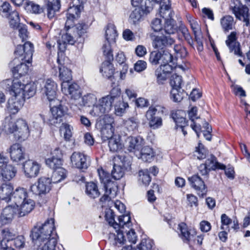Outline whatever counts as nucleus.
Listing matches in <instances>:
<instances>
[{
  "mask_svg": "<svg viewBox=\"0 0 250 250\" xmlns=\"http://www.w3.org/2000/svg\"><path fill=\"white\" fill-rule=\"evenodd\" d=\"M26 9L35 14H41L43 11L42 7L32 1H29L27 3Z\"/></svg>",
  "mask_w": 250,
  "mask_h": 250,
  "instance_id": "e2e57ef3",
  "label": "nucleus"
},
{
  "mask_svg": "<svg viewBox=\"0 0 250 250\" xmlns=\"http://www.w3.org/2000/svg\"><path fill=\"white\" fill-rule=\"evenodd\" d=\"M110 61L108 60L103 62L100 68V72L104 77L107 78H110L114 72L113 64L110 62Z\"/></svg>",
  "mask_w": 250,
  "mask_h": 250,
  "instance_id": "c03bdc74",
  "label": "nucleus"
},
{
  "mask_svg": "<svg viewBox=\"0 0 250 250\" xmlns=\"http://www.w3.org/2000/svg\"><path fill=\"white\" fill-rule=\"evenodd\" d=\"M208 154V150L201 143H199L198 146L196 148L194 156L198 159L202 160L206 158Z\"/></svg>",
  "mask_w": 250,
  "mask_h": 250,
  "instance_id": "4d7b16f0",
  "label": "nucleus"
},
{
  "mask_svg": "<svg viewBox=\"0 0 250 250\" xmlns=\"http://www.w3.org/2000/svg\"><path fill=\"white\" fill-rule=\"evenodd\" d=\"M20 205V206H18V217H22L28 214L33 209L35 202L33 200L28 198Z\"/></svg>",
  "mask_w": 250,
  "mask_h": 250,
  "instance_id": "473e14b6",
  "label": "nucleus"
},
{
  "mask_svg": "<svg viewBox=\"0 0 250 250\" xmlns=\"http://www.w3.org/2000/svg\"><path fill=\"white\" fill-rule=\"evenodd\" d=\"M3 88L11 92L12 96L29 99L36 92V85L34 82L24 84L20 79H6L1 83Z\"/></svg>",
  "mask_w": 250,
  "mask_h": 250,
  "instance_id": "7ed1b4c3",
  "label": "nucleus"
},
{
  "mask_svg": "<svg viewBox=\"0 0 250 250\" xmlns=\"http://www.w3.org/2000/svg\"><path fill=\"white\" fill-rule=\"evenodd\" d=\"M104 118L102 120H101L98 124V125H102V126H109L110 127H113L112 124L114 123V119L113 118L108 115V114H105L104 115Z\"/></svg>",
  "mask_w": 250,
  "mask_h": 250,
  "instance_id": "774afa93",
  "label": "nucleus"
},
{
  "mask_svg": "<svg viewBox=\"0 0 250 250\" xmlns=\"http://www.w3.org/2000/svg\"><path fill=\"white\" fill-rule=\"evenodd\" d=\"M235 23L233 17L230 15H226L220 20L221 27L225 32L232 30L234 27Z\"/></svg>",
  "mask_w": 250,
  "mask_h": 250,
  "instance_id": "37998d69",
  "label": "nucleus"
},
{
  "mask_svg": "<svg viewBox=\"0 0 250 250\" xmlns=\"http://www.w3.org/2000/svg\"><path fill=\"white\" fill-rule=\"evenodd\" d=\"M7 134H12L15 140L22 142L30 136V130L27 122L22 119L16 120H8L3 128Z\"/></svg>",
  "mask_w": 250,
  "mask_h": 250,
  "instance_id": "423d86ee",
  "label": "nucleus"
},
{
  "mask_svg": "<svg viewBox=\"0 0 250 250\" xmlns=\"http://www.w3.org/2000/svg\"><path fill=\"white\" fill-rule=\"evenodd\" d=\"M70 159L73 166L79 169H85L89 165L88 156L80 152H73Z\"/></svg>",
  "mask_w": 250,
  "mask_h": 250,
  "instance_id": "dca6fc26",
  "label": "nucleus"
},
{
  "mask_svg": "<svg viewBox=\"0 0 250 250\" xmlns=\"http://www.w3.org/2000/svg\"><path fill=\"white\" fill-rule=\"evenodd\" d=\"M7 151L13 161L18 162L24 159V150L20 144H13L7 149Z\"/></svg>",
  "mask_w": 250,
  "mask_h": 250,
  "instance_id": "393cba45",
  "label": "nucleus"
},
{
  "mask_svg": "<svg viewBox=\"0 0 250 250\" xmlns=\"http://www.w3.org/2000/svg\"><path fill=\"white\" fill-rule=\"evenodd\" d=\"M166 112V108L162 105L150 106L146 114L149 126L153 129L160 127L162 125V119L159 115H163Z\"/></svg>",
  "mask_w": 250,
  "mask_h": 250,
  "instance_id": "0eeeda50",
  "label": "nucleus"
},
{
  "mask_svg": "<svg viewBox=\"0 0 250 250\" xmlns=\"http://www.w3.org/2000/svg\"><path fill=\"white\" fill-rule=\"evenodd\" d=\"M101 130L102 138L105 140L113 137L114 129L113 127L108 126L99 125Z\"/></svg>",
  "mask_w": 250,
  "mask_h": 250,
  "instance_id": "5fc2aeb1",
  "label": "nucleus"
},
{
  "mask_svg": "<svg viewBox=\"0 0 250 250\" xmlns=\"http://www.w3.org/2000/svg\"><path fill=\"white\" fill-rule=\"evenodd\" d=\"M191 187L200 196H203L207 192V188L203 180L198 176L194 175L188 178Z\"/></svg>",
  "mask_w": 250,
  "mask_h": 250,
  "instance_id": "5701e85b",
  "label": "nucleus"
},
{
  "mask_svg": "<svg viewBox=\"0 0 250 250\" xmlns=\"http://www.w3.org/2000/svg\"><path fill=\"white\" fill-rule=\"evenodd\" d=\"M23 167L25 176L32 178L37 176L39 174L40 165L35 161L29 160L24 162Z\"/></svg>",
  "mask_w": 250,
  "mask_h": 250,
  "instance_id": "a878e982",
  "label": "nucleus"
},
{
  "mask_svg": "<svg viewBox=\"0 0 250 250\" xmlns=\"http://www.w3.org/2000/svg\"><path fill=\"white\" fill-rule=\"evenodd\" d=\"M115 161L121 162V164H114L112 171V177L115 180L121 179L124 175L125 169L130 166V163L127 157L122 154L118 155L115 158Z\"/></svg>",
  "mask_w": 250,
  "mask_h": 250,
  "instance_id": "9d476101",
  "label": "nucleus"
},
{
  "mask_svg": "<svg viewBox=\"0 0 250 250\" xmlns=\"http://www.w3.org/2000/svg\"><path fill=\"white\" fill-rule=\"evenodd\" d=\"M120 94H121V92L119 87L113 88L109 95L99 99L97 103L94 105L90 110V115L101 117L108 114L111 111L114 102L119 99Z\"/></svg>",
  "mask_w": 250,
  "mask_h": 250,
  "instance_id": "39448f33",
  "label": "nucleus"
},
{
  "mask_svg": "<svg viewBox=\"0 0 250 250\" xmlns=\"http://www.w3.org/2000/svg\"><path fill=\"white\" fill-rule=\"evenodd\" d=\"M153 242L149 239H143L138 246V250H152Z\"/></svg>",
  "mask_w": 250,
  "mask_h": 250,
  "instance_id": "680f3d73",
  "label": "nucleus"
},
{
  "mask_svg": "<svg viewBox=\"0 0 250 250\" xmlns=\"http://www.w3.org/2000/svg\"><path fill=\"white\" fill-rule=\"evenodd\" d=\"M66 177V170L62 167H59L54 170L50 180L52 183H58L64 179Z\"/></svg>",
  "mask_w": 250,
  "mask_h": 250,
  "instance_id": "49530a36",
  "label": "nucleus"
},
{
  "mask_svg": "<svg viewBox=\"0 0 250 250\" xmlns=\"http://www.w3.org/2000/svg\"><path fill=\"white\" fill-rule=\"evenodd\" d=\"M221 228L223 230H229V225L232 223V220L229 218L226 214H223L221 217Z\"/></svg>",
  "mask_w": 250,
  "mask_h": 250,
  "instance_id": "69168bd1",
  "label": "nucleus"
},
{
  "mask_svg": "<svg viewBox=\"0 0 250 250\" xmlns=\"http://www.w3.org/2000/svg\"><path fill=\"white\" fill-rule=\"evenodd\" d=\"M139 159L146 162H151L154 157V152L150 147L145 146L142 147L135 155Z\"/></svg>",
  "mask_w": 250,
  "mask_h": 250,
  "instance_id": "72a5a7b5",
  "label": "nucleus"
},
{
  "mask_svg": "<svg viewBox=\"0 0 250 250\" xmlns=\"http://www.w3.org/2000/svg\"><path fill=\"white\" fill-rule=\"evenodd\" d=\"M236 40V33L232 32L228 36L226 43L229 48L230 52H233L234 55L240 57L242 56V52L240 51L239 43Z\"/></svg>",
  "mask_w": 250,
  "mask_h": 250,
  "instance_id": "bb28decb",
  "label": "nucleus"
},
{
  "mask_svg": "<svg viewBox=\"0 0 250 250\" xmlns=\"http://www.w3.org/2000/svg\"><path fill=\"white\" fill-rule=\"evenodd\" d=\"M62 55V53H58V58L57 62L59 64V69L60 71V79L62 81V83H69L72 79L71 71L70 69L63 66V60L59 58L60 55Z\"/></svg>",
  "mask_w": 250,
  "mask_h": 250,
  "instance_id": "7c9ffc66",
  "label": "nucleus"
},
{
  "mask_svg": "<svg viewBox=\"0 0 250 250\" xmlns=\"http://www.w3.org/2000/svg\"><path fill=\"white\" fill-rule=\"evenodd\" d=\"M126 142L128 151L133 152L136 155L137 151H139L142 148L144 144V140L140 137H129L127 138Z\"/></svg>",
  "mask_w": 250,
  "mask_h": 250,
  "instance_id": "cd10ccee",
  "label": "nucleus"
},
{
  "mask_svg": "<svg viewBox=\"0 0 250 250\" xmlns=\"http://www.w3.org/2000/svg\"><path fill=\"white\" fill-rule=\"evenodd\" d=\"M105 220L108 222L111 228L113 229H116L119 227L128 229L132 226L130 222V216L129 214H123L120 215L118 218V222L115 221L114 213L112 209L110 208H106L105 211Z\"/></svg>",
  "mask_w": 250,
  "mask_h": 250,
  "instance_id": "6e6552de",
  "label": "nucleus"
},
{
  "mask_svg": "<svg viewBox=\"0 0 250 250\" xmlns=\"http://www.w3.org/2000/svg\"><path fill=\"white\" fill-rule=\"evenodd\" d=\"M97 97L93 94H87L84 95L82 99L81 102L78 103V104L80 106H90L96 104Z\"/></svg>",
  "mask_w": 250,
  "mask_h": 250,
  "instance_id": "09e8293b",
  "label": "nucleus"
},
{
  "mask_svg": "<svg viewBox=\"0 0 250 250\" xmlns=\"http://www.w3.org/2000/svg\"><path fill=\"white\" fill-rule=\"evenodd\" d=\"M114 104L115 113L119 116H121L125 114L126 109L129 107L128 104L124 101L123 98L121 97V94H119V99L114 102Z\"/></svg>",
  "mask_w": 250,
  "mask_h": 250,
  "instance_id": "58836bf2",
  "label": "nucleus"
},
{
  "mask_svg": "<svg viewBox=\"0 0 250 250\" xmlns=\"http://www.w3.org/2000/svg\"><path fill=\"white\" fill-rule=\"evenodd\" d=\"M62 91L66 95H69L75 101L78 100L82 93L80 86L75 83L69 84V83H62Z\"/></svg>",
  "mask_w": 250,
  "mask_h": 250,
  "instance_id": "412c9836",
  "label": "nucleus"
},
{
  "mask_svg": "<svg viewBox=\"0 0 250 250\" xmlns=\"http://www.w3.org/2000/svg\"><path fill=\"white\" fill-rule=\"evenodd\" d=\"M13 190V187L10 184H3L0 186V199L6 202L10 201Z\"/></svg>",
  "mask_w": 250,
  "mask_h": 250,
  "instance_id": "ea45409f",
  "label": "nucleus"
},
{
  "mask_svg": "<svg viewBox=\"0 0 250 250\" xmlns=\"http://www.w3.org/2000/svg\"><path fill=\"white\" fill-rule=\"evenodd\" d=\"M74 42L73 36L69 33H66L62 35L61 39L58 41V48L60 51L63 52L65 49L66 44H73Z\"/></svg>",
  "mask_w": 250,
  "mask_h": 250,
  "instance_id": "79ce46f5",
  "label": "nucleus"
},
{
  "mask_svg": "<svg viewBox=\"0 0 250 250\" xmlns=\"http://www.w3.org/2000/svg\"><path fill=\"white\" fill-rule=\"evenodd\" d=\"M45 6L46 9L48 18H53L57 12L59 11L61 4L59 0H44Z\"/></svg>",
  "mask_w": 250,
  "mask_h": 250,
  "instance_id": "2f4dec72",
  "label": "nucleus"
},
{
  "mask_svg": "<svg viewBox=\"0 0 250 250\" xmlns=\"http://www.w3.org/2000/svg\"><path fill=\"white\" fill-rule=\"evenodd\" d=\"M225 166L216 162V158L210 154L208 156L205 164H201L198 167L200 173L202 176L208 177V172L211 170H214L216 168L223 169Z\"/></svg>",
  "mask_w": 250,
  "mask_h": 250,
  "instance_id": "9b49d317",
  "label": "nucleus"
},
{
  "mask_svg": "<svg viewBox=\"0 0 250 250\" xmlns=\"http://www.w3.org/2000/svg\"><path fill=\"white\" fill-rule=\"evenodd\" d=\"M85 193L92 199L98 197L100 194L97 185L94 182H89L86 184Z\"/></svg>",
  "mask_w": 250,
  "mask_h": 250,
  "instance_id": "a18cd8bd",
  "label": "nucleus"
},
{
  "mask_svg": "<svg viewBox=\"0 0 250 250\" xmlns=\"http://www.w3.org/2000/svg\"><path fill=\"white\" fill-rule=\"evenodd\" d=\"M13 234L8 229H0V247L6 245V242L13 240Z\"/></svg>",
  "mask_w": 250,
  "mask_h": 250,
  "instance_id": "3c124183",
  "label": "nucleus"
},
{
  "mask_svg": "<svg viewBox=\"0 0 250 250\" xmlns=\"http://www.w3.org/2000/svg\"><path fill=\"white\" fill-rule=\"evenodd\" d=\"M4 160L6 159H4L2 162H0V163H1L0 166V178L1 177L3 181H9L15 176L17 169L12 165L8 164Z\"/></svg>",
  "mask_w": 250,
  "mask_h": 250,
  "instance_id": "6ab92c4d",
  "label": "nucleus"
},
{
  "mask_svg": "<svg viewBox=\"0 0 250 250\" xmlns=\"http://www.w3.org/2000/svg\"><path fill=\"white\" fill-rule=\"evenodd\" d=\"M97 171L101 183L103 185L104 189H111V183L117 185L116 182L111 180V176L109 173L103 168L98 169Z\"/></svg>",
  "mask_w": 250,
  "mask_h": 250,
  "instance_id": "4c0bfd02",
  "label": "nucleus"
},
{
  "mask_svg": "<svg viewBox=\"0 0 250 250\" xmlns=\"http://www.w3.org/2000/svg\"><path fill=\"white\" fill-rule=\"evenodd\" d=\"M82 9L83 6L81 5H73L69 7L66 14L65 28L73 27L75 21L79 17Z\"/></svg>",
  "mask_w": 250,
  "mask_h": 250,
  "instance_id": "aec40b11",
  "label": "nucleus"
},
{
  "mask_svg": "<svg viewBox=\"0 0 250 250\" xmlns=\"http://www.w3.org/2000/svg\"><path fill=\"white\" fill-rule=\"evenodd\" d=\"M155 75L156 77V82L159 85H163L167 79V75L161 72V69H156L155 71Z\"/></svg>",
  "mask_w": 250,
  "mask_h": 250,
  "instance_id": "0e129e2a",
  "label": "nucleus"
},
{
  "mask_svg": "<svg viewBox=\"0 0 250 250\" xmlns=\"http://www.w3.org/2000/svg\"><path fill=\"white\" fill-rule=\"evenodd\" d=\"M30 237L38 247L37 250H56L58 235L54 219L50 218L43 224L35 226L31 231Z\"/></svg>",
  "mask_w": 250,
  "mask_h": 250,
  "instance_id": "f03ea898",
  "label": "nucleus"
},
{
  "mask_svg": "<svg viewBox=\"0 0 250 250\" xmlns=\"http://www.w3.org/2000/svg\"><path fill=\"white\" fill-rule=\"evenodd\" d=\"M25 99L12 96L8 101L7 109L12 114H16L23 106Z\"/></svg>",
  "mask_w": 250,
  "mask_h": 250,
  "instance_id": "c85d7f7f",
  "label": "nucleus"
},
{
  "mask_svg": "<svg viewBox=\"0 0 250 250\" xmlns=\"http://www.w3.org/2000/svg\"><path fill=\"white\" fill-rule=\"evenodd\" d=\"M184 94L181 91V88H172L170 92V98L175 102H180L184 97Z\"/></svg>",
  "mask_w": 250,
  "mask_h": 250,
  "instance_id": "13d9d810",
  "label": "nucleus"
},
{
  "mask_svg": "<svg viewBox=\"0 0 250 250\" xmlns=\"http://www.w3.org/2000/svg\"><path fill=\"white\" fill-rule=\"evenodd\" d=\"M114 43H111L110 42L105 41L103 45L102 50L103 54L108 60H113V59L112 45Z\"/></svg>",
  "mask_w": 250,
  "mask_h": 250,
  "instance_id": "603ef678",
  "label": "nucleus"
},
{
  "mask_svg": "<svg viewBox=\"0 0 250 250\" xmlns=\"http://www.w3.org/2000/svg\"><path fill=\"white\" fill-rule=\"evenodd\" d=\"M27 198H28V196L26 190L23 188H19L13 192L10 201L15 203L14 206L18 207L19 204L25 201Z\"/></svg>",
  "mask_w": 250,
  "mask_h": 250,
  "instance_id": "f704fd0d",
  "label": "nucleus"
},
{
  "mask_svg": "<svg viewBox=\"0 0 250 250\" xmlns=\"http://www.w3.org/2000/svg\"><path fill=\"white\" fill-rule=\"evenodd\" d=\"M52 183L49 178L41 177L36 184L31 186L30 189L36 195H45L51 190Z\"/></svg>",
  "mask_w": 250,
  "mask_h": 250,
  "instance_id": "f8f14e48",
  "label": "nucleus"
},
{
  "mask_svg": "<svg viewBox=\"0 0 250 250\" xmlns=\"http://www.w3.org/2000/svg\"><path fill=\"white\" fill-rule=\"evenodd\" d=\"M57 84L53 80L48 79L43 83V87L42 89V93L46 97L49 102L60 103L56 99Z\"/></svg>",
  "mask_w": 250,
  "mask_h": 250,
  "instance_id": "ddd939ff",
  "label": "nucleus"
},
{
  "mask_svg": "<svg viewBox=\"0 0 250 250\" xmlns=\"http://www.w3.org/2000/svg\"><path fill=\"white\" fill-rule=\"evenodd\" d=\"M73 126L66 123H62L60 127V131L61 134L63 136V138L66 141L70 140L72 136Z\"/></svg>",
  "mask_w": 250,
  "mask_h": 250,
  "instance_id": "de8ad7c7",
  "label": "nucleus"
},
{
  "mask_svg": "<svg viewBox=\"0 0 250 250\" xmlns=\"http://www.w3.org/2000/svg\"><path fill=\"white\" fill-rule=\"evenodd\" d=\"M159 14L165 19L164 30L167 35H151L153 47L157 49H163L171 45L175 42L174 39L171 36L177 31L176 21L172 19L174 12L171 9L170 0L161 1L159 8Z\"/></svg>",
  "mask_w": 250,
  "mask_h": 250,
  "instance_id": "f257e3e1",
  "label": "nucleus"
},
{
  "mask_svg": "<svg viewBox=\"0 0 250 250\" xmlns=\"http://www.w3.org/2000/svg\"><path fill=\"white\" fill-rule=\"evenodd\" d=\"M152 10V9H151L150 5L147 6L144 9L135 8V9L132 11L130 15L129 19V22L134 24H136L141 21L142 17L145 14H148Z\"/></svg>",
  "mask_w": 250,
  "mask_h": 250,
  "instance_id": "c756f323",
  "label": "nucleus"
},
{
  "mask_svg": "<svg viewBox=\"0 0 250 250\" xmlns=\"http://www.w3.org/2000/svg\"><path fill=\"white\" fill-rule=\"evenodd\" d=\"M117 37L118 33L115 26L112 23L108 24L105 28V41L110 42L111 43H115Z\"/></svg>",
  "mask_w": 250,
  "mask_h": 250,
  "instance_id": "a19ab883",
  "label": "nucleus"
},
{
  "mask_svg": "<svg viewBox=\"0 0 250 250\" xmlns=\"http://www.w3.org/2000/svg\"><path fill=\"white\" fill-rule=\"evenodd\" d=\"M18 208L15 206L10 205L6 207L0 216V224L3 225L12 221L15 216H18Z\"/></svg>",
  "mask_w": 250,
  "mask_h": 250,
  "instance_id": "b1692460",
  "label": "nucleus"
},
{
  "mask_svg": "<svg viewBox=\"0 0 250 250\" xmlns=\"http://www.w3.org/2000/svg\"><path fill=\"white\" fill-rule=\"evenodd\" d=\"M125 228L119 227L116 229H114V232L112 231L109 234L108 239L111 245L115 247H121L125 243L126 239L124 234V229Z\"/></svg>",
  "mask_w": 250,
  "mask_h": 250,
  "instance_id": "2eb2a0df",
  "label": "nucleus"
},
{
  "mask_svg": "<svg viewBox=\"0 0 250 250\" xmlns=\"http://www.w3.org/2000/svg\"><path fill=\"white\" fill-rule=\"evenodd\" d=\"M131 226L128 228H125L124 229V233L126 234V241H127L130 244H135L137 240V236L134 230L132 229H130L129 230H127V229H129Z\"/></svg>",
  "mask_w": 250,
  "mask_h": 250,
  "instance_id": "bf43d9fd",
  "label": "nucleus"
},
{
  "mask_svg": "<svg viewBox=\"0 0 250 250\" xmlns=\"http://www.w3.org/2000/svg\"><path fill=\"white\" fill-rule=\"evenodd\" d=\"M139 181L143 185H148L151 181V177L147 169L141 170L139 171Z\"/></svg>",
  "mask_w": 250,
  "mask_h": 250,
  "instance_id": "6e6d98bb",
  "label": "nucleus"
},
{
  "mask_svg": "<svg viewBox=\"0 0 250 250\" xmlns=\"http://www.w3.org/2000/svg\"><path fill=\"white\" fill-rule=\"evenodd\" d=\"M51 116L48 120V123L52 125H56L62 121V118L65 112L64 107L61 104L53 105L52 102H50Z\"/></svg>",
  "mask_w": 250,
  "mask_h": 250,
  "instance_id": "f3484780",
  "label": "nucleus"
},
{
  "mask_svg": "<svg viewBox=\"0 0 250 250\" xmlns=\"http://www.w3.org/2000/svg\"><path fill=\"white\" fill-rule=\"evenodd\" d=\"M229 9L237 19L245 23V26L248 27L250 25L249 9L247 7L242 5L238 0H231Z\"/></svg>",
  "mask_w": 250,
  "mask_h": 250,
  "instance_id": "1a4fd4ad",
  "label": "nucleus"
},
{
  "mask_svg": "<svg viewBox=\"0 0 250 250\" xmlns=\"http://www.w3.org/2000/svg\"><path fill=\"white\" fill-rule=\"evenodd\" d=\"M33 52L34 46L30 42H27L23 45L17 46L15 54L22 61V62L13 68L12 72L14 75L22 76L27 73L28 66L26 62L30 63L31 62Z\"/></svg>",
  "mask_w": 250,
  "mask_h": 250,
  "instance_id": "20e7f679",
  "label": "nucleus"
},
{
  "mask_svg": "<svg viewBox=\"0 0 250 250\" xmlns=\"http://www.w3.org/2000/svg\"><path fill=\"white\" fill-rule=\"evenodd\" d=\"M178 229L180 231V237L184 242H188L194 240L195 235L194 230H188L186 224L181 223L178 225Z\"/></svg>",
  "mask_w": 250,
  "mask_h": 250,
  "instance_id": "e433bc0d",
  "label": "nucleus"
},
{
  "mask_svg": "<svg viewBox=\"0 0 250 250\" xmlns=\"http://www.w3.org/2000/svg\"><path fill=\"white\" fill-rule=\"evenodd\" d=\"M172 60V56L170 53L166 51L163 52L153 51L150 53L149 61L152 65H157L159 63H167L171 62Z\"/></svg>",
  "mask_w": 250,
  "mask_h": 250,
  "instance_id": "4468645a",
  "label": "nucleus"
},
{
  "mask_svg": "<svg viewBox=\"0 0 250 250\" xmlns=\"http://www.w3.org/2000/svg\"><path fill=\"white\" fill-rule=\"evenodd\" d=\"M6 17L9 19L10 26L13 28H16L20 24L19 15L16 10L11 11L8 15V16Z\"/></svg>",
  "mask_w": 250,
  "mask_h": 250,
  "instance_id": "864d4df0",
  "label": "nucleus"
},
{
  "mask_svg": "<svg viewBox=\"0 0 250 250\" xmlns=\"http://www.w3.org/2000/svg\"><path fill=\"white\" fill-rule=\"evenodd\" d=\"M111 189H104V193L100 198L99 204L102 207H111L113 204L112 200L117 195L118 187L113 184H111Z\"/></svg>",
  "mask_w": 250,
  "mask_h": 250,
  "instance_id": "a211bd4d",
  "label": "nucleus"
},
{
  "mask_svg": "<svg viewBox=\"0 0 250 250\" xmlns=\"http://www.w3.org/2000/svg\"><path fill=\"white\" fill-rule=\"evenodd\" d=\"M108 140V146L110 151L116 152L122 149L123 145L121 143L119 137L114 136Z\"/></svg>",
  "mask_w": 250,
  "mask_h": 250,
  "instance_id": "8fccbe9b",
  "label": "nucleus"
},
{
  "mask_svg": "<svg viewBox=\"0 0 250 250\" xmlns=\"http://www.w3.org/2000/svg\"><path fill=\"white\" fill-rule=\"evenodd\" d=\"M140 121L137 116L131 117L124 120V125L130 132L136 133L138 131Z\"/></svg>",
  "mask_w": 250,
  "mask_h": 250,
  "instance_id": "c9c22d12",
  "label": "nucleus"
},
{
  "mask_svg": "<svg viewBox=\"0 0 250 250\" xmlns=\"http://www.w3.org/2000/svg\"><path fill=\"white\" fill-rule=\"evenodd\" d=\"M182 83V79L181 76L178 75L176 74L172 75L170 81V84L172 88H181Z\"/></svg>",
  "mask_w": 250,
  "mask_h": 250,
  "instance_id": "052dcab7",
  "label": "nucleus"
},
{
  "mask_svg": "<svg viewBox=\"0 0 250 250\" xmlns=\"http://www.w3.org/2000/svg\"><path fill=\"white\" fill-rule=\"evenodd\" d=\"M174 50L177 57L184 58L188 54L186 48L181 44L175 45Z\"/></svg>",
  "mask_w": 250,
  "mask_h": 250,
  "instance_id": "338daca9",
  "label": "nucleus"
},
{
  "mask_svg": "<svg viewBox=\"0 0 250 250\" xmlns=\"http://www.w3.org/2000/svg\"><path fill=\"white\" fill-rule=\"evenodd\" d=\"M52 157L46 159V164L51 168L55 169L59 167H62V150L56 147L51 152Z\"/></svg>",
  "mask_w": 250,
  "mask_h": 250,
  "instance_id": "4be33fe9",
  "label": "nucleus"
}]
</instances>
